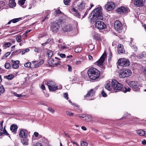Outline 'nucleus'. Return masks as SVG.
Returning a JSON list of instances; mask_svg holds the SVG:
<instances>
[{"label": "nucleus", "mask_w": 146, "mask_h": 146, "mask_svg": "<svg viewBox=\"0 0 146 146\" xmlns=\"http://www.w3.org/2000/svg\"><path fill=\"white\" fill-rule=\"evenodd\" d=\"M72 30V26L71 25H68L65 26L63 28L64 31L68 32L71 31Z\"/></svg>", "instance_id": "nucleus-21"}, {"label": "nucleus", "mask_w": 146, "mask_h": 146, "mask_svg": "<svg viewBox=\"0 0 146 146\" xmlns=\"http://www.w3.org/2000/svg\"><path fill=\"white\" fill-rule=\"evenodd\" d=\"M4 130L3 131V134H4L5 135H8L9 136V137H10L9 134L7 133V131H6V130L5 129V127H4Z\"/></svg>", "instance_id": "nucleus-50"}, {"label": "nucleus", "mask_w": 146, "mask_h": 146, "mask_svg": "<svg viewBox=\"0 0 146 146\" xmlns=\"http://www.w3.org/2000/svg\"><path fill=\"white\" fill-rule=\"evenodd\" d=\"M116 11L120 14L123 15L129 12V9L125 7L122 6L118 8Z\"/></svg>", "instance_id": "nucleus-7"}, {"label": "nucleus", "mask_w": 146, "mask_h": 146, "mask_svg": "<svg viewBox=\"0 0 146 146\" xmlns=\"http://www.w3.org/2000/svg\"><path fill=\"white\" fill-rule=\"evenodd\" d=\"M106 55V52H104L98 60L95 62V64L98 66L102 65L105 60Z\"/></svg>", "instance_id": "nucleus-11"}, {"label": "nucleus", "mask_w": 146, "mask_h": 146, "mask_svg": "<svg viewBox=\"0 0 146 146\" xmlns=\"http://www.w3.org/2000/svg\"><path fill=\"white\" fill-rule=\"evenodd\" d=\"M68 94L67 93H64V97L65 98H66V100H68Z\"/></svg>", "instance_id": "nucleus-53"}, {"label": "nucleus", "mask_w": 146, "mask_h": 146, "mask_svg": "<svg viewBox=\"0 0 146 146\" xmlns=\"http://www.w3.org/2000/svg\"><path fill=\"white\" fill-rule=\"evenodd\" d=\"M19 64H13L11 66L14 69H17L19 67Z\"/></svg>", "instance_id": "nucleus-39"}, {"label": "nucleus", "mask_w": 146, "mask_h": 146, "mask_svg": "<svg viewBox=\"0 0 146 146\" xmlns=\"http://www.w3.org/2000/svg\"><path fill=\"white\" fill-rule=\"evenodd\" d=\"M144 54L143 53L140 54L138 55V57L139 58H142L144 57Z\"/></svg>", "instance_id": "nucleus-63"}, {"label": "nucleus", "mask_w": 146, "mask_h": 146, "mask_svg": "<svg viewBox=\"0 0 146 146\" xmlns=\"http://www.w3.org/2000/svg\"><path fill=\"white\" fill-rule=\"evenodd\" d=\"M110 83V82L108 81L105 84V88L108 90L111 91V92H113V91Z\"/></svg>", "instance_id": "nucleus-19"}, {"label": "nucleus", "mask_w": 146, "mask_h": 146, "mask_svg": "<svg viewBox=\"0 0 146 146\" xmlns=\"http://www.w3.org/2000/svg\"><path fill=\"white\" fill-rule=\"evenodd\" d=\"M128 85L131 87L132 88L134 91H135V89L136 88H137L139 86V83L137 82L131 81L129 82Z\"/></svg>", "instance_id": "nucleus-13"}, {"label": "nucleus", "mask_w": 146, "mask_h": 146, "mask_svg": "<svg viewBox=\"0 0 146 146\" xmlns=\"http://www.w3.org/2000/svg\"><path fill=\"white\" fill-rule=\"evenodd\" d=\"M85 117V120H86L87 121H91L92 119V117L90 115H86Z\"/></svg>", "instance_id": "nucleus-33"}, {"label": "nucleus", "mask_w": 146, "mask_h": 146, "mask_svg": "<svg viewBox=\"0 0 146 146\" xmlns=\"http://www.w3.org/2000/svg\"><path fill=\"white\" fill-rule=\"evenodd\" d=\"M82 48L80 47H77L75 48L74 51L75 52L78 53L80 52L82 50Z\"/></svg>", "instance_id": "nucleus-35"}, {"label": "nucleus", "mask_w": 146, "mask_h": 146, "mask_svg": "<svg viewBox=\"0 0 146 146\" xmlns=\"http://www.w3.org/2000/svg\"><path fill=\"white\" fill-rule=\"evenodd\" d=\"M95 25L96 27L100 30L105 29L106 27V25L103 22L100 21H97L95 23Z\"/></svg>", "instance_id": "nucleus-6"}, {"label": "nucleus", "mask_w": 146, "mask_h": 146, "mask_svg": "<svg viewBox=\"0 0 146 146\" xmlns=\"http://www.w3.org/2000/svg\"><path fill=\"white\" fill-rule=\"evenodd\" d=\"M45 83L50 91H54L58 89L57 86L54 82L52 81H46Z\"/></svg>", "instance_id": "nucleus-3"}, {"label": "nucleus", "mask_w": 146, "mask_h": 146, "mask_svg": "<svg viewBox=\"0 0 146 146\" xmlns=\"http://www.w3.org/2000/svg\"><path fill=\"white\" fill-rule=\"evenodd\" d=\"M29 51V49L28 48H27L24 50L22 52V54H24L26 52H28Z\"/></svg>", "instance_id": "nucleus-56"}, {"label": "nucleus", "mask_w": 146, "mask_h": 146, "mask_svg": "<svg viewBox=\"0 0 146 146\" xmlns=\"http://www.w3.org/2000/svg\"><path fill=\"white\" fill-rule=\"evenodd\" d=\"M4 130L2 126H0V135H1L3 134Z\"/></svg>", "instance_id": "nucleus-51"}, {"label": "nucleus", "mask_w": 146, "mask_h": 146, "mask_svg": "<svg viewBox=\"0 0 146 146\" xmlns=\"http://www.w3.org/2000/svg\"><path fill=\"white\" fill-rule=\"evenodd\" d=\"M11 54L10 52H7L3 56V58H5L7 57Z\"/></svg>", "instance_id": "nucleus-48"}, {"label": "nucleus", "mask_w": 146, "mask_h": 146, "mask_svg": "<svg viewBox=\"0 0 146 146\" xmlns=\"http://www.w3.org/2000/svg\"><path fill=\"white\" fill-rule=\"evenodd\" d=\"M59 28V26L58 23L54 22L52 24L51 26V29L52 31L54 33H56L58 30Z\"/></svg>", "instance_id": "nucleus-9"}, {"label": "nucleus", "mask_w": 146, "mask_h": 146, "mask_svg": "<svg viewBox=\"0 0 146 146\" xmlns=\"http://www.w3.org/2000/svg\"><path fill=\"white\" fill-rule=\"evenodd\" d=\"M19 21V19L18 18H15L12 19L11 20V21H12V22L13 23H15L18 22Z\"/></svg>", "instance_id": "nucleus-47"}, {"label": "nucleus", "mask_w": 146, "mask_h": 146, "mask_svg": "<svg viewBox=\"0 0 146 146\" xmlns=\"http://www.w3.org/2000/svg\"><path fill=\"white\" fill-rule=\"evenodd\" d=\"M142 71L143 74L145 77H146V68H143L142 69Z\"/></svg>", "instance_id": "nucleus-46"}, {"label": "nucleus", "mask_w": 146, "mask_h": 146, "mask_svg": "<svg viewBox=\"0 0 146 146\" xmlns=\"http://www.w3.org/2000/svg\"><path fill=\"white\" fill-rule=\"evenodd\" d=\"M138 134L141 136H146V131L143 130H139L137 131Z\"/></svg>", "instance_id": "nucleus-24"}, {"label": "nucleus", "mask_w": 146, "mask_h": 146, "mask_svg": "<svg viewBox=\"0 0 146 146\" xmlns=\"http://www.w3.org/2000/svg\"><path fill=\"white\" fill-rule=\"evenodd\" d=\"M11 43L8 42H6L5 44V47H8L10 46H11Z\"/></svg>", "instance_id": "nucleus-59"}, {"label": "nucleus", "mask_w": 146, "mask_h": 146, "mask_svg": "<svg viewBox=\"0 0 146 146\" xmlns=\"http://www.w3.org/2000/svg\"><path fill=\"white\" fill-rule=\"evenodd\" d=\"M47 53L49 58H51L53 54V52L50 50H48Z\"/></svg>", "instance_id": "nucleus-31"}, {"label": "nucleus", "mask_w": 146, "mask_h": 146, "mask_svg": "<svg viewBox=\"0 0 146 146\" xmlns=\"http://www.w3.org/2000/svg\"><path fill=\"white\" fill-rule=\"evenodd\" d=\"M48 110L52 113H53L54 112V109L51 108H48Z\"/></svg>", "instance_id": "nucleus-54"}, {"label": "nucleus", "mask_w": 146, "mask_h": 146, "mask_svg": "<svg viewBox=\"0 0 146 146\" xmlns=\"http://www.w3.org/2000/svg\"><path fill=\"white\" fill-rule=\"evenodd\" d=\"M11 61L13 64H19V60L14 61L13 60H12Z\"/></svg>", "instance_id": "nucleus-62"}, {"label": "nucleus", "mask_w": 146, "mask_h": 146, "mask_svg": "<svg viewBox=\"0 0 146 146\" xmlns=\"http://www.w3.org/2000/svg\"><path fill=\"white\" fill-rule=\"evenodd\" d=\"M16 39L18 42H19L21 41V36H18L16 37Z\"/></svg>", "instance_id": "nucleus-41"}, {"label": "nucleus", "mask_w": 146, "mask_h": 146, "mask_svg": "<svg viewBox=\"0 0 146 146\" xmlns=\"http://www.w3.org/2000/svg\"><path fill=\"white\" fill-rule=\"evenodd\" d=\"M31 63L30 62H28L24 64L25 67L27 68H30L31 67Z\"/></svg>", "instance_id": "nucleus-38"}, {"label": "nucleus", "mask_w": 146, "mask_h": 146, "mask_svg": "<svg viewBox=\"0 0 146 146\" xmlns=\"http://www.w3.org/2000/svg\"><path fill=\"white\" fill-rule=\"evenodd\" d=\"M33 146H42V145L40 143H37L34 144Z\"/></svg>", "instance_id": "nucleus-61"}, {"label": "nucleus", "mask_w": 146, "mask_h": 146, "mask_svg": "<svg viewBox=\"0 0 146 146\" xmlns=\"http://www.w3.org/2000/svg\"><path fill=\"white\" fill-rule=\"evenodd\" d=\"M133 39L131 38L130 42L129 43V45L131 46L132 49H133L134 52L137 51V47L134 44H133Z\"/></svg>", "instance_id": "nucleus-22"}, {"label": "nucleus", "mask_w": 146, "mask_h": 146, "mask_svg": "<svg viewBox=\"0 0 146 146\" xmlns=\"http://www.w3.org/2000/svg\"><path fill=\"white\" fill-rule=\"evenodd\" d=\"M80 144L81 146H87L88 144L86 142L82 141H81Z\"/></svg>", "instance_id": "nucleus-40"}, {"label": "nucleus", "mask_w": 146, "mask_h": 146, "mask_svg": "<svg viewBox=\"0 0 146 146\" xmlns=\"http://www.w3.org/2000/svg\"><path fill=\"white\" fill-rule=\"evenodd\" d=\"M93 38L96 40H98L100 38V35L96 33H94L93 34Z\"/></svg>", "instance_id": "nucleus-29"}, {"label": "nucleus", "mask_w": 146, "mask_h": 146, "mask_svg": "<svg viewBox=\"0 0 146 146\" xmlns=\"http://www.w3.org/2000/svg\"><path fill=\"white\" fill-rule=\"evenodd\" d=\"M5 66V68L7 69H9L11 67L10 64L9 63H6Z\"/></svg>", "instance_id": "nucleus-45"}, {"label": "nucleus", "mask_w": 146, "mask_h": 146, "mask_svg": "<svg viewBox=\"0 0 146 146\" xmlns=\"http://www.w3.org/2000/svg\"><path fill=\"white\" fill-rule=\"evenodd\" d=\"M5 91V89L4 87L2 85L0 86V92L1 93H3Z\"/></svg>", "instance_id": "nucleus-44"}, {"label": "nucleus", "mask_w": 146, "mask_h": 146, "mask_svg": "<svg viewBox=\"0 0 146 146\" xmlns=\"http://www.w3.org/2000/svg\"><path fill=\"white\" fill-rule=\"evenodd\" d=\"M5 2L2 1L0 2V11L5 7Z\"/></svg>", "instance_id": "nucleus-30"}, {"label": "nucleus", "mask_w": 146, "mask_h": 146, "mask_svg": "<svg viewBox=\"0 0 146 146\" xmlns=\"http://www.w3.org/2000/svg\"><path fill=\"white\" fill-rule=\"evenodd\" d=\"M29 134V133L27 131L24 129H21L19 133V135L21 138L28 137Z\"/></svg>", "instance_id": "nucleus-10"}, {"label": "nucleus", "mask_w": 146, "mask_h": 146, "mask_svg": "<svg viewBox=\"0 0 146 146\" xmlns=\"http://www.w3.org/2000/svg\"><path fill=\"white\" fill-rule=\"evenodd\" d=\"M115 7L114 4L112 2H108L105 5L106 9L108 11H111Z\"/></svg>", "instance_id": "nucleus-12"}, {"label": "nucleus", "mask_w": 146, "mask_h": 146, "mask_svg": "<svg viewBox=\"0 0 146 146\" xmlns=\"http://www.w3.org/2000/svg\"><path fill=\"white\" fill-rule=\"evenodd\" d=\"M95 92V89H91L88 94L84 96V97L87 98L89 96H92L94 95Z\"/></svg>", "instance_id": "nucleus-20"}, {"label": "nucleus", "mask_w": 146, "mask_h": 146, "mask_svg": "<svg viewBox=\"0 0 146 146\" xmlns=\"http://www.w3.org/2000/svg\"><path fill=\"white\" fill-rule=\"evenodd\" d=\"M58 47L60 51L64 50V51H66V49L68 48V47H67L66 46H62L59 44H58Z\"/></svg>", "instance_id": "nucleus-28"}, {"label": "nucleus", "mask_w": 146, "mask_h": 146, "mask_svg": "<svg viewBox=\"0 0 146 146\" xmlns=\"http://www.w3.org/2000/svg\"><path fill=\"white\" fill-rule=\"evenodd\" d=\"M61 13V11L59 9H57L56 10L54 14H60Z\"/></svg>", "instance_id": "nucleus-60"}, {"label": "nucleus", "mask_w": 146, "mask_h": 146, "mask_svg": "<svg viewBox=\"0 0 146 146\" xmlns=\"http://www.w3.org/2000/svg\"><path fill=\"white\" fill-rule=\"evenodd\" d=\"M22 138V139H21V142L23 145H28L29 139L28 138V137Z\"/></svg>", "instance_id": "nucleus-23"}, {"label": "nucleus", "mask_w": 146, "mask_h": 146, "mask_svg": "<svg viewBox=\"0 0 146 146\" xmlns=\"http://www.w3.org/2000/svg\"><path fill=\"white\" fill-rule=\"evenodd\" d=\"M114 27L115 30L117 31H120L122 29V24L119 21H117L115 22Z\"/></svg>", "instance_id": "nucleus-14"}, {"label": "nucleus", "mask_w": 146, "mask_h": 146, "mask_svg": "<svg viewBox=\"0 0 146 146\" xmlns=\"http://www.w3.org/2000/svg\"><path fill=\"white\" fill-rule=\"evenodd\" d=\"M118 83V82L115 79H113L112 80L111 82V86L113 90H114V87H115Z\"/></svg>", "instance_id": "nucleus-27"}, {"label": "nucleus", "mask_w": 146, "mask_h": 146, "mask_svg": "<svg viewBox=\"0 0 146 146\" xmlns=\"http://www.w3.org/2000/svg\"><path fill=\"white\" fill-rule=\"evenodd\" d=\"M52 40L51 38H48V39L47 41L45 43H42V46H45L46 44H47L49 43V42H50Z\"/></svg>", "instance_id": "nucleus-43"}, {"label": "nucleus", "mask_w": 146, "mask_h": 146, "mask_svg": "<svg viewBox=\"0 0 146 146\" xmlns=\"http://www.w3.org/2000/svg\"><path fill=\"white\" fill-rule=\"evenodd\" d=\"M88 74L90 79L95 80L98 79L100 76V72L96 68L91 67L88 71Z\"/></svg>", "instance_id": "nucleus-2"}, {"label": "nucleus", "mask_w": 146, "mask_h": 146, "mask_svg": "<svg viewBox=\"0 0 146 146\" xmlns=\"http://www.w3.org/2000/svg\"><path fill=\"white\" fill-rule=\"evenodd\" d=\"M5 77H6V78L9 80H11L14 78V76L13 74H9L7 76H5Z\"/></svg>", "instance_id": "nucleus-34"}, {"label": "nucleus", "mask_w": 146, "mask_h": 146, "mask_svg": "<svg viewBox=\"0 0 146 146\" xmlns=\"http://www.w3.org/2000/svg\"><path fill=\"white\" fill-rule=\"evenodd\" d=\"M77 4L76 8L80 11H81L84 9L85 4L83 1H80L76 2Z\"/></svg>", "instance_id": "nucleus-8"}, {"label": "nucleus", "mask_w": 146, "mask_h": 146, "mask_svg": "<svg viewBox=\"0 0 146 146\" xmlns=\"http://www.w3.org/2000/svg\"><path fill=\"white\" fill-rule=\"evenodd\" d=\"M102 10L101 7H99L93 11L92 13V14H93L91 19L92 22H94L98 20H102L103 19Z\"/></svg>", "instance_id": "nucleus-1"}, {"label": "nucleus", "mask_w": 146, "mask_h": 146, "mask_svg": "<svg viewBox=\"0 0 146 146\" xmlns=\"http://www.w3.org/2000/svg\"><path fill=\"white\" fill-rule=\"evenodd\" d=\"M117 63L119 65L122 66H126L130 64L129 60L125 58H120L118 60Z\"/></svg>", "instance_id": "nucleus-5"}, {"label": "nucleus", "mask_w": 146, "mask_h": 146, "mask_svg": "<svg viewBox=\"0 0 146 146\" xmlns=\"http://www.w3.org/2000/svg\"><path fill=\"white\" fill-rule=\"evenodd\" d=\"M49 17V14H47L46 15L44 18L43 20H42V22L44 21L45 20L48 19Z\"/></svg>", "instance_id": "nucleus-58"}, {"label": "nucleus", "mask_w": 146, "mask_h": 146, "mask_svg": "<svg viewBox=\"0 0 146 146\" xmlns=\"http://www.w3.org/2000/svg\"><path fill=\"white\" fill-rule=\"evenodd\" d=\"M33 64H34V67L35 68H37L39 66L38 64V62L36 61H33L32 62Z\"/></svg>", "instance_id": "nucleus-36"}, {"label": "nucleus", "mask_w": 146, "mask_h": 146, "mask_svg": "<svg viewBox=\"0 0 146 146\" xmlns=\"http://www.w3.org/2000/svg\"><path fill=\"white\" fill-rule=\"evenodd\" d=\"M117 51L119 54L123 53L125 52V50L123 48V46L121 44H119L117 46Z\"/></svg>", "instance_id": "nucleus-16"}, {"label": "nucleus", "mask_w": 146, "mask_h": 146, "mask_svg": "<svg viewBox=\"0 0 146 146\" xmlns=\"http://www.w3.org/2000/svg\"><path fill=\"white\" fill-rule=\"evenodd\" d=\"M25 0H19L18 1L19 4L21 5H23L25 3Z\"/></svg>", "instance_id": "nucleus-42"}, {"label": "nucleus", "mask_w": 146, "mask_h": 146, "mask_svg": "<svg viewBox=\"0 0 146 146\" xmlns=\"http://www.w3.org/2000/svg\"><path fill=\"white\" fill-rule=\"evenodd\" d=\"M66 114L70 116H72L73 115V113L70 111H66Z\"/></svg>", "instance_id": "nucleus-49"}, {"label": "nucleus", "mask_w": 146, "mask_h": 146, "mask_svg": "<svg viewBox=\"0 0 146 146\" xmlns=\"http://www.w3.org/2000/svg\"><path fill=\"white\" fill-rule=\"evenodd\" d=\"M9 6L12 8L15 7L16 5L15 0H10L9 1Z\"/></svg>", "instance_id": "nucleus-26"}, {"label": "nucleus", "mask_w": 146, "mask_h": 146, "mask_svg": "<svg viewBox=\"0 0 146 146\" xmlns=\"http://www.w3.org/2000/svg\"><path fill=\"white\" fill-rule=\"evenodd\" d=\"M60 62L59 61H58L57 62H55L54 64H53V65H52L53 66H58L59 65H60Z\"/></svg>", "instance_id": "nucleus-57"}, {"label": "nucleus", "mask_w": 146, "mask_h": 146, "mask_svg": "<svg viewBox=\"0 0 146 146\" xmlns=\"http://www.w3.org/2000/svg\"><path fill=\"white\" fill-rule=\"evenodd\" d=\"M101 94H102V96L104 97H106V96H107L106 94L104 92V90H103L102 91V92H101Z\"/></svg>", "instance_id": "nucleus-55"}, {"label": "nucleus", "mask_w": 146, "mask_h": 146, "mask_svg": "<svg viewBox=\"0 0 146 146\" xmlns=\"http://www.w3.org/2000/svg\"><path fill=\"white\" fill-rule=\"evenodd\" d=\"M13 94L15 96L17 97H21V95L15 93H14Z\"/></svg>", "instance_id": "nucleus-64"}, {"label": "nucleus", "mask_w": 146, "mask_h": 146, "mask_svg": "<svg viewBox=\"0 0 146 146\" xmlns=\"http://www.w3.org/2000/svg\"><path fill=\"white\" fill-rule=\"evenodd\" d=\"M123 87V86L121 83L118 82L115 87H114V88L113 90V92H116L117 90H120Z\"/></svg>", "instance_id": "nucleus-17"}, {"label": "nucleus", "mask_w": 146, "mask_h": 146, "mask_svg": "<svg viewBox=\"0 0 146 146\" xmlns=\"http://www.w3.org/2000/svg\"><path fill=\"white\" fill-rule=\"evenodd\" d=\"M17 125L15 124H12L11 126L10 129L12 132H16L17 131Z\"/></svg>", "instance_id": "nucleus-25"}, {"label": "nucleus", "mask_w": 146, "mask_h": 146, "mask_svg": "<svg viewBox=\"0 0 146 146\" xmlns=\"http://www.w3.org/2000/svg\"><path fill=\"white\" fill-rule=\"evenodd\" d=\"M71 0H64V3L65 5H68Z\"/></svg>", "instance_id": "nucleus-52"}, {"label": "nucleus", "mask_w": 146, "mask_h": 146, "mask_svg": "<svg viewBox=\"0 0 146 146\" xmlns=\"http://www.w3.org/2000/svg\"><path fill=\"white\" fill-rule=\"evenodd\" d=\"M130 90V89L128 87H125L123 89V91L124 93H126L128 91L129 92Z\"/></svg>", "instance_id": "nucleus-37"}, {"label": "nucleus", "mask_w": 146, "mask_h": 146, "mask_svg": "<svg viewBox=\"0 0 146 146\" xmlns=\"http://www.w3.org/2000/svg\"><path fill=\"white\" fill-rule=\"evenodd\" d=\"M71 12L75 16L77 17L78 18L80 17V15L77 9L74 8H72L71 10Z\"/></svg>", "instance_id": "nucleus-18"}, {"label": "nucleus", "mask_w": 146, "mask_h": 146, "mask_svg": "<svg viewBox=\"0 0 146 146\" xmlns=\"http://www.w3.org/2000/svg\"><path fill=\"white\" fill-rule=\"evenodd\" d=\"M132 74V72L130 70L127 69L125 70L120 71L119 76V77L122 78L127 77L130 76Z\"/></svg>", "instance_id": "nucleus-4"}, {"label": "nucleus", "mask_w": 146, "mask_h": 146, "mask_svg": "<svg viewBox=\"0 0 146 146\" xmlns=\"http://www.w3.org/2000/svg\"><path fill=\"white\" fill-rule=\"evenodd\" d=\"M132 2L134 5L137 6H142L143 5L142 1L140 0H132Z\"/></svg>", "instance_id": "nucleus-15"}, {"label": "nucleus", "mask_w": 146, "mask_h": 146, "mask_svg": "<svg viewBox=\"0 0 146 146\" xmlns=\"http://www.w3.org/2000/svg\"><path fill=\"white\" fill-rule=\"evenodd\" d=\"M54 61L53 58H49V60H48V62L49 65L51 66H52L53 64H54Z\"/></svg>", "instance_id": "nucleus-32"}]
</instances>
